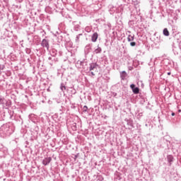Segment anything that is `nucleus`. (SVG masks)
<instances>
[{"mask_svg":"<svg viewBox=\"0 0 181 181\" xmlns=\"http://www.w3.org/2000/svg\"><path fill=\"white\" fill-rule=\"evenodd\" d=\"M115 11H117V7H112L110 9V15L115 13Z\"/></svg>","mask_w":181,"mask_h":181,"instance_id":"9b49d317","label":"nucleus"},{"mask_svg":"<svg viewBox=\"0 0 181 181\" xmlns=\"http://www.w3.org/2000/svg\"><path fill=\"white\" fill-rule=\"evenodd\" d=\"M41 46L43 47H45L47 49V50H49V45L48 40L43 39L41 42Z\"/></svg>","mask_w":181,"mask_h":181,"instance_id":"f257e3e1","label":"nucleus"},{"mask_svg":"<svg viewBox=\"0 0 181 181\" xmlns=\"http://www.w3.org/2000/svg\"><path fill=\"white\" fill-rule=\"evenodd\" d=\"M97 67H98V64H97V63H90L89 64V71H93V70L95 69Z\"/></svg>","mask_w":181,"mask_h":181,"instance_id":"7ed1b4c3","label":"nucleus"},{"mask_svg":"<svg viewBox=\"0 0 181 181\" xmlns=\"http://www.w3.org/2000/svg\"><path fill=\"white\" fill-rule=\"evenodd\" d=\"M130 88H132V90H134V88H136V87H135V84H132V85L130 86Z\"/></svg>","mask_w":181,"mask_h":181,"instance_id":"a211bd4d","label":"nucleus"},{"mask_svg":"<svg viewBox=\"0 0 181 181\" xmlns=\"http://www.w3.org/2000/svg\"><path fill=\"white\" fill-rule=\"evenodd\" d=\"M163 34L164 35V36H169L170 33H169V30H168V28L163 29Z\"/></svg>","mask_w":181,"mask_h":181,"instance_id":"9d476101","label":"nucleus"},{"mask_svg":"<svg viewBox=\"0 0 181 181\" xmlns=\"http://www.w3.org/2000/svg\"><path fill=\"white\" fill-rule=\"evenodd\" d=\"M130 45L132 46V47L136 46V42H130Z\"/></svg>","mask_w":181,"mask_h":181,"instance_id":"f3484780","label":"nucleus"},{"mask_svg":"<svg viewBox=\"0 0 181 181\" xmlns=\"http://www.w3.org/2000/svg\"><path fill=\"white\" fill-rule=\"evenodd\" d=\"M8 134H11V132H8Z\"/></svg>","mask_w":181,"mask_h":181,"instance_id":"393cba45","label":"nucleus"},{"mask_svg":"<svg viewBox=\"0 0 181 181\" xmlns=\"http://www.w3.org/2000/svg\"><path fill=\"white\" fill-rule=\"evenodd\" d=\"M91 50V44H88L84 49L85 54H88Z\"/></svg>","mask_w":181,"mask_h":181,"instance_id":"20e7f679","label":"nucleus"},{"mask_svg":"<svg viewBox=\"0 0 181 181\" xmlns=\"http://www.w3.org/2000/svg\"><path fill=\"white\" fill-rule=\"evenodd\" d=\"M98 39V33H94L93 35L91 36V41L93 42H97V40Z\"/></svg>","mask_w":181,"mask_h":181,"instance_id":"39448f33","label":"nucleus"},{"mask_svg":"<svg viewBox=\"0 0 181 181\" xmlns=\"http://www.w3.org/2000/svg\"><path fill=\"white\" fill-rule=\"evenodd\" d=\"M87 110H88V107H87V105L83 106V112H87Z\"/></svg>","mask_w":181,"mask_h":181,"instance_id":"4468645a","label":"nucleus"},{"mask_svg":"<svg viewBox=\"0 0 181 181\" xmlns=\"http://www.w3.org/2000/svg\"><path fill=\"white\" fill-rule=\"evenodd\" d=\"M171 115H172V117H175V112H172Z\"/></svg>","mask_w":181,"mask_h":181,"instance_id":"aec40b11","label":"nucleus"},{"mask_svg":"<svg viewBox=\"0 0 181 181\" xmlns=\"http://www.w3.org/2000/svg\"><path fill=\"white\" fill-rule=\"evenodd\" d=\"M168 76H170V72H168Z\"/></svg>","mask_w":181,"mask_h":181,"instance_id":"4be33fe9","label":"nucleus"},{"mask_svg":"<svg viewBox=\"0 0 181 181\" xmlns=\"http://www.w3.org/2000/svg\"><path fill=\"white\" fill-rule=\"evenodd\" d=\"M134 37H135V35L129 34L127 37L128 42H132Z\"/></svg>","mask_w":181,"mask_h":181,"instance_id":"1a4fd4ad","label":"nucleus"},{"mask_svg":"<svg viewBox=\"0 0 181 181\" xmlns=\"http://www.w3.org/2000/svg\"><path fill=\"white\" fill-rule=\"evenodd\" d=\"M90 74H91L92 76H95V74H94V72H93V71L90 72Z\"/></svg>","mask_w":181,"mask_h":181,"instance_id":"6ab92c4d","label":"nucleus"},{"mask_svg":"<svg viewBox=\"0 0 181 181\" xmlns=\"http://www.w3.org/2000/svg\"><path fill=\"white\" fill-rule=\"evenodd\" d=\"M48 59H49V60H52V57H49Z\"/></svg>","mask_w":181,"mask_h":181,"instance_id":"5701e85b","label":"nucleus"},{"mask_svg":"<svg viewBox=\"0 0 181 181\" xmlns=\"http://www.w3.org/2000/svg\"><path fill=\"white\" fill-rule=\"evenodd\" d=\"M80 36H81V34H79L78 35H76V42H78V39H80Z\"/></svg>","mask_w":181,"mask_h":181,"instance_id":"dca6fc26","label":"nucleus"},{"mask_svg":"<svg viewBox=\"0 0 181 181\" xmlns=\"http://www.w3.org/2000/svg\"><path fill=\"white\" fill-rule=\"evenodd\" d=\"M127 76L128 74H127L125 71H122V72H120V77L122 80H125V78H127Z\"/></svg>","mask_w":181,"mask_h":181,"instance_id":"423d86ee","label":"nucleus"},{"mask_svg":"<svg viewBox=\"0 0 181 181\" xmlns=\"http://www.w3.org/2000/svg\"><path fill=\"white\" fill-rule=\"evenodd\" d=\"M60 89L64 92V90H66V86H64V84L62 83L61 86H60Z\"/></svg>","mask_w":181,"mask_h":181,"instance_id":"ddd939ff","label":"nucleus"},{"mask_svg":"<svg viewBox=\"0 0 181 181\" xmlns=\"http://www.w3.org/2000/svg\"><path fill=\"white\" fill-rule=\"evenodd\" d=\"M167 160H168V163H170V165H172V162H173V156H172V155L168 156Z\"/></svg>","mask_w":181,"mask_h":181,"instance_id":"6e6552de","label":"nucleus"},{"mask_svg":"<svg viewBox=\"0 0 181 181\" xmlns=\"http://www.w3.org/2000/svg\"><path fill=\"white\" fill-rule=\"evenodd\" d=\"M54 54H52V56H56V53L54 52H53Z\"/></svg>","mask_w":181,"mask_h":181,"instance_id":"412c9836","label":"nucleus"},{"mask_svg":"<svg viewBox=\"0 0 181 181\" xmlns=\"http://www.w3.org/2000/svg\"><path fill=\"white\" fill-rule=\"evenodd\" d=\"M133 93L134 94H139V88L136 87L134 88H133Z\"/></svg>","mask_w":181,"mask_h":181,"instance_id":"f8f14e48","label":"nucleus"},{"mask_svg":"<svg viewBox=\"0 0 181 181\" xmlns=\"http://www.w3.org/2000/svg\"><path fill=\"white\" fill-rule=\"evenodd\" d=\"M127 33H131V31H127Z\"/></svg>","mask_w":181,"mask_h":181,"instance_id":"b1692460","label":"nucleus"},{"mask_svg":"<svg viewBox=\"0 0 181 181\" xmlns=\"http://www.w3.org/2000/svg\"><path fill=\"white\" fill-rule=\"evenodd\" d=\"M101 52H103V49H101V47L98 46V47L95 49V50L93 51V53H95V54H100Z\"/></svg>","mask_w":181,"mask_h":181,"instance_id":"0eeeda50","label":"nucleus"},{"mask_svg":"<svg viewBox=\"0 0 181 181\" xmlns=\"http://www.w3.org/2000/svg\"><path fill=\"white\" fill-rule=\"evenodd\" d=\"M50 162H52V157L45 158L42 160V164H43L45 166H47V165H49V163H50Z\"/></svg>","mask_w":181,"mask_h":181,"instance_id":"f03ea898","label":"nucleus"},{"mask_svg":"<svg viewBox=\"0 0 181 181\" xmlns=\"http://www.w3.org/2000/svg\"><path fill=\"white\" fill-rule=\"evenodd\" d=\"M85 30H86V32H88V33L91 32V28H90V27H86L85 28Z\"/></svg>","mask_w":181,"mask_h":181,"instance_id":"2eb2a0df","label":"nucleus"}]
</instances>
